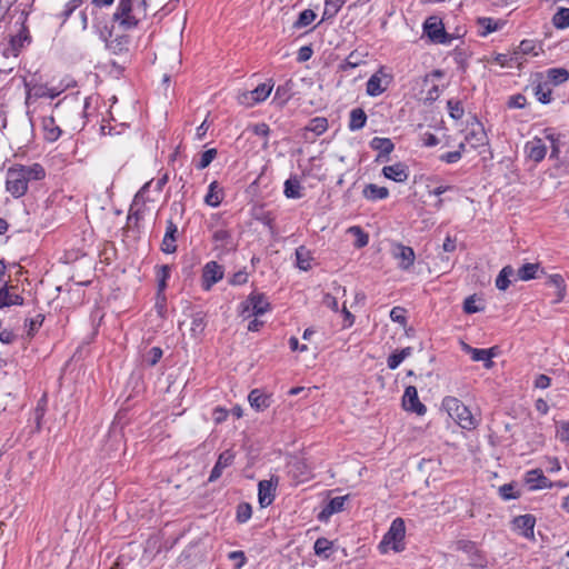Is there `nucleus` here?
I'll return each instance as SVG.
<instances>
[{
	"label": "nucleus",
	"mask_w": 569,
	"mask_h": 569,
	"mask_svg": "<svg viewBox=\"0 0 569 569\" xmlns=\"http://www.w3.org/2000/svg\"><path fill=\"white\" fill-rule=\"evenodd\" d=\"M316 17L317 14L315 13L313 10L306 9L302 12H300L298 19L293 22V27L299 29L306 28L315 21Z\"/></svg>",
	"instance_id": "42"
},
{
	"label": "nucleus",
	"mask_w": 569,
	"mask_h": 569,
	"mask_svg": "<svg viewBox=\"0 0 569 569\" xmlns=\"http://www.w3.org/2000/svg\"><path fill=\"white\" fill-rule=\"evenodd\" d=\"M270 309V303L262 293L252 292L242 303L241 315L244 317L262 316Z\"/></svg>",
	"instance_id": "7"
},
{
	"label": "nucleus",
	"mask_w": 569,
	"mask_h": 569,
	"mask_svg": "<svg viewBox=\"0 0 569 569\" xmlns=\"http://www.w3.org/2000/svg\"><path fill=\"white\" fill-rule=\"evenodd\" d=\"M332 550V542L325 537L318 538L313 546L315 555L328 559Z\"/></svg>",
	"instance_id": "35"
},
{
	"label": "nucleus",
	"mask_w": 569,
	"mask_h": 569,
	"mask_svg": "<svg viewBox=\"0 0 569 569\" xmlns=\"http://www.w3.org/2000/svg\"><path fill=\"white\" fill-rule=\"evenodd\" d=\"M178 232L177 226L169 220L167 223L166 234L162 239L161 249L166 253H173L177 250L176 233Z\"/></svg>",
	"instance_id": "24"
},
{
	"label": "nucleus",
	"mask_w": 569,
	"mask_h": 569,
	"mask_svg": "<svg viewBox=\"0 0 569 569\" xmlns=\"http://www.w3.org/2000/svg\"><path fill=\"white\" fill-rule=\"evenodd\" d=\"M423 36H448L440 18L429 17L423 23Z\"/></svg>",
	"instance_id": "26"
},
{
	"label": "nucleus",
	"mask_w": 569,
	"mask_h": 569,
	"mask_svg": "<svg viewBox=\"0 0 569 569\" xmlns=\"http://www.w3.org/2000/svg\"><path fill=\"white\" fill-rule=\"evenodd\" d=\"M462 150L447 152L440 156V160L447 163H455L461 159Z\"/></svg>",
	"instance_id": "59"
},
{
	"label": "nucleus",
	"mask_w": 569,
	"mask_h": 569,
	"mask_svg": "<svg viewBox=\"0 0 569 569\" xmlns=\"http://www.w3.org/2000/svg\"><path fill=\"white\" fill-rule=\"evenodd\" d=\"M44 317L42 315H37L34 318H31L26 322V327L28 328V336L32 337L38 329L42 326Z\"/></svg>",
	"instance_id": "51"
},
{
	"label": "nucleus",
	"mask_w": 569,
	"mask_h": 569,
	"mask_svg": "<svg viewBox=\"0 0 569 569\" xmlns=\"http://www.w3.org/2000/svg\"><path fill=\"white\" fill-rule=\"evenodd\" d=\"M363 196L369 200L386 199L389 196V190L386 187L370 183L365 188Z\"/></svg>",
	"instance_id": "34"
},
{
	"label": "nucleus",
	"mask_w": 569,
	"mask_h": 569,
	"mask_svg": "<svg viewBox=\"0 0 569 569\" xmlns=\"http://www.w3.org/2000/svg\"><path fill=\"white\" fill-rule=\"evenodd\" d=\"M228 557L236 561L234 569H241L246 563V556L242 551H231Z\"/></svg>",
	"instance_id": "58"
},
{
	"label": "nucleus",
	"mask_w": 569,
	"mask_h": 569,
	"mask_svg": "<svg viewBox=\"0 0 569 569\" xmlns=\"http://www.w3.org/2000/svg\"><path fill=\"white\" fill-rule=\"evenodd\" d=\"M499 493L503 500L515 499L517 495L513 492V486L506 483L499 488Z\"/></svg>",
	"instance_id": "61"
},
{
	"label": "nucleus",
	"mask_w": 569,
	"mask_h": 569,
	"mask_svg": "<svg viewBox=\"0 0 569 569\" xmlns=\"http://www.w3.org/2000/svg\"><path fill=\"white\" fill-rule=\"evenodd\" d=\"M402 407L406 411L415 412L418 416H423L427 411L426 406L419 400L418 391L413 386L406 388L402 397Z\"/></svg>",
	"instance_id": "11"
},
{
	"label": "nucleus",
	"mask_w": 569,
	"mask_h": 569,
	"mask_svg": "<svg viewBox=\"0 0 569 569\" xmlns=\"http://www.w3.org/2000/svg\"><path fill=\"white\" fill-rule=\"evenodd\" d=\"M481 309L477 306L476 298L473 296L468 297L463 302V311L466 313H475Z\"/></svg>",
	"instance_id": "60"
},
{
	"label": "nucleus",
	"mask_w": 569,
	"mask_h": 569,
	"mask_svg": "<svg viewBox=\"0 0 569 569\" xmlns=\"http://www.w3.org/2000/svg\"><path fill=\"white\" fill-rule=\"evenodd\" d=\"M461 349L470 355L471 359L473 361H481L483 362V366L486 369H490L493 366L492 358L497 356V348H489V349H477L472 348L466 342H461Z\"/></svg>",
	"instance_id": "10"
},
{
	"label": "nucleus",
	"mask_w": 569,
	"mask_h": 569,
	"mask_svg": "<svg viewBox=\"0 0 569 569\" xmlns=\"http://www.w3.org/2000/svg\"><path fill=\"white\" fill-rule=\"evenodd\" d=\"M391 254L398 260V267L401 270H408L415 263L416 254L411 247L396 243L392 246Z\"/></svg>",
	"instance_id": "12"
},
{
	"label": "nucleus",
	"mask_w": 569,
	"mask_h": 569,
	"mask_svg": "<svg viewBox=\"0 0 569 569\" xmlns=\"http://www.w3.org/2000/svg\"><path fill=\"white\" fill-rule=\"evenodd\" d=\"M539 50H541L540 46L533 39H523L518 46V50L515 51L516 60H518L519 56H538Z\"/></svg>",
	"instance_id": "31"
},
{
	"label": "nucleus",
	"mask_w": 569,
	"mask_h": 569,
	"mask_svg": "<svg viewBox=\"0 0 569 569\" xmlns=\"http://www.w3.org/2000/svg\"><path fill=\"white\" fill-rule=\"evenodd\" d=\"M390 319L393 322L405 326L407 322L406 310L401 307H393L390 311Z\"/></svg>",
	"instance_id": "56"
},
{
	"label": "nucleus",
	"mask_w": 569,
	"mask_h": 569,
	"mask_svg": "<svg viewBox=\"0 0 569 569\" xmlns=\"http://www.w3.org/2000/svg\"><path fill=\"white\" fill-rule=\"evenodd\" d=\"M46 170L40 163L31 166L14 164L6 173V189L14 198H20L28 191L30 181L42 180Z\"/></svg>",
	"instance_id": "1"
},
{
	"label": "nucleus",
	"mask_w": 569,
	"mask_h": 569,
	"mask_svg": "<svg viewBox=\"0 0 569 569\" xmlns=\"http://www.w3.org/2000/svg\"><path fill=\"white\" fill-rule=\"evenodd\" d=\"M533 92L539 102L545 104L551 102L552 89L550 88L548 82L538 83L533 88Z\"/></svg>",
	"instance_id": "38"
},
{
	"label": "nucleus",
	"mask_w": 569,
	"mask_h": 569,
	"mask_svg": "<svg viewBox=\"0 0 569 569\" xmlns=\"http://www.w3.org/2000/svg\"><path fill=\"white\" fill-rule=\"evenodd\" d=\"M406 535V526L405 521L401 518H396L391 525L389 530L383 536L379 549L381 552L386 553L389 550H393L399 552L403 549V538Z\"/></svg>",
	"instance_id": "4"
},
{
	"label": "nucleus",
	"mask_w": 569,
	"mask_h": 569,
	"mask_svg": "<svg viewBox=\"0 0 569 569\" xmlns=\"http://www.w3.org/2000/svg\"><path fill=\"white\" fill-rule=\"evenodd\" d=\"M478 24L483 29V33L487 34L500 31L502 26L505 24V21L495 20L492 18H479Z\"/></svg>",
	"instance_id": "39"
},
{
	"label": "nucleus",
	"mask_w": 569,
	"mask_h": 569,
	"mask_svg": "<svg viewBox=\"0 0 569 569\" xmlns=\"http://www.w3.org/2000/svg\"><path fill=\"white\" fill-rule=\"evenodd\" d=\"M249 403L257 411H262L270 406V400L267 395L261 392L259 389H253L248 396Z\"/></svg>",
	"instance_id": "28"
},
{
	"label": "nucleus",
	"mask_w": 569,
	"mask_h": 569,
	"mask_svg": "<svg viewBox=\"0 0 569 569\" xmlns=\"http://www.w3.org/2000/svg\"><path fill=\"white\" fill-rule=\"evenodd\" d=\"M106 49L114 56L123 54L128 51L127 38H104Z\"/></svg>",
	"instance_id": "27"
},
{
	"label": "nucleus",
	"mask_w": 569,
	"mask_h": 569,
	"mask_svg": "<svg viewBox=\"0 0 569 569\" xmlns=\"http://www.w3.org/2000/svg\"><path fill=\"white\" fill-rule=\"evenodd\" d=\"M296 260L297 267L302 271H308L311 269L312 264V252L306 248L305 246H300L296 249Z\"/></svg>",
	"instance_id": "29"
},
{
	"label": "nucleus",
	"mask_w": 569,
	"mask_h": 569,
	"mask_svg": "<svg viewBox=\"0 0 569 569\" xmlns=\"http://www.w3.org/2000/svg\"><path fill=\"white\" fill-rule=\"evenodd\" d=\"M513 274V269L510 266L502 268L496 279V287L505 291L510 284V277Z\"/></svg>",
	"instance_id": "41"
},
{
	"label": "nucleus",
	"mask_w": 569,
	"mask_h": 569,
	"mask_svg": "<svg viewBox=\"0 0 569 569\" xmlns=\"http://www.w3.org/2000/svg\"><path fill=\"white\" fill-rule=\"evenodd\" d=\"M546 284L550 288L555 289L556 300L555 302H560L566 296V284L565 280L560 274H550L547 278Z\"/></svg>",
	"instance_id": "30"
},
{
	"label": "nucleus",
	"mask_w": 569,
	"mask_h": 569,
	"mask_svg": "<svg viewBox=\"0 0 569 569\" xmlns=\"http://www.w3.org/2000/svg\"><path fill=\"white\" fill-rule=\"evenodd\" d=\"M223 198V188L217 181H212L209 184L207 194L204 196V203L209 207L217 208L220 206Z\"/></svg>",
	"instance_id": "22"
},
{
	"label": "nucleus",
	"mask_w": 569,
	"mask_h": 569,
	"mask_svg": "<svg viewBox=\"0 0 569 569\" xmlns=\"http://www.w3.org/2000/svg\"><path fill=\"white\" fill-rule=\"evenodd\" d=\"M328 129V121L323 117H317L309 121L307 130L315 132L317 136L322 134Z\"/></svg>",
	"instance_id": "43"
},
{
	"label": "nucleus",
	"mask_w": 569,
	"mask_h": 569,
	"mask_svg": "<svg viewBox=\"0 0 569 569\" xmlns=\"http://www.w3.org/2000/svg\"><path fill=\"white\" fill-rule=\"evenodd\" d=\"M526 102H527V100H526L525 96L516 94V96L510 97V99L508 101V106L510 108L520 109V108H523L526 106Z\"/></svg>",
	"instance_id": "63"
},
{
	"label": "nucleus",
	"mask_w": 569,
	"mask_h": 569,
	"mask_svg": "<svg viewBox=\"0 0 569 569\" xmlns=\"http://www.w3.org/2000/svg\"><path fill=\"white\" fill-rule=\"evenodd\" d=\"M487 142L488 137L482 124L475 120L467 126L465 140L459 144V149L462 151H466L467 147L477 149L486 146Z\"/></svg>",
	"instance_id": "5"
},
{
	"label": "nucleus",
	"mask_w": 569,
	"mask_h": 569,
	"mask_svg": "<svg viewBox=\"0 0 569 569\" xmlns=\"http://www.w3.org/2000/svg\"><path fill=\"white\" fill-rule=\"evenodd\" d=\"M535 525L536 518L529 513L518 516L512 521L513 530L528 539H533L535 537Z\"/></svg>",
	"instance_id": "15"
},
{
	"label": "nucleus",
	"mask_w": 569,
	"mask_h": 569,
	"mask_svg": "<svg viewBox=\"0 0 569 569\" xmlns=\"http://www.w3.org/2000/svg\"><path fill=\"white\" fill-rule=\"evenodd\" d=\"M347 0H326L323 18L335 17Z\"/></svg>",
	"instance_id": "44"
},
{
	"label": "nucleus",
	"mask_w": 569,
	"mask_h": 569,
	"mask_svg": "<svg viewBox=\"0 0 569 569\" xmlns=\"http://www.w3.org/2000/svg\"><path fill=\"white\" fill-rule=\"evenodd\" d=\"M233 460L234 453L231 450H226L222 453H220L209 476V482L218 480L221 477L223 470L233 463Z\"/></svg>",
	"instance_id": "17"
},
{
	"label": "nucleus",
	"mask_w": 569,
	"mask_h": 569,
	"mask_svg": "<svg viewBox=\"0 0 569 569\" xmlns=\"http://www.w3.org/2000/svg\"><path fill=\"white\" fill-rule=\"evenodd\" d=\"M366 121H367V116L362 109L357 108V109L351 110L350 122H349L350 130H359V129L363 128L366 124Z\"/></svg>",
	"instance_id": "36"
},
{
	"label": "nucleus",
	"mask_w": 569,
	"mask_h": 569,
	"mask_svg": "<svg viewBox=\"0 0 569 569\" xmlns=\"http://www.w3.org/2000/svg\"><path fill=\"white\" fill-rule=\"evenodd\" d=\"M412 355V348L411 347H406L399 351H396L393 352L392 355H390L388 357V360H387V365H388V368L391 369V370H395L397 369L400 363L407 359L408 357H410Z\"/></svg>",
	"instance_id": "33"
},
{
	"label": "nucleus",
	"mask_w": 569,
	"mask_h": 569,
	"mask_svg": "<svg viewBox=\"0 0 569 569\" xmlns=\"http://www.w3.org/2000/svg\"><path fill=\"white\" fill-rule=\"evenodd\" d=\"M443 77V71L441 70H435L429 74H426L423 78V90L426 89V96L425 99L428 101H435L440 96V88L435 82L438 79H441Z\"/></svg>",
	"instance_id": "16"
},
{
	"label": "nucleus",
	"mask_w": 569,
	"mask_h": 569,
	"mask_svg": "<svg viewBox=\"0 0 569 569\" xmlns=\"http://www.w3.org/2000/svg\"><path fill=\"white\" fill-rule=\"evenodd\" d=\"M349 233H352L357 237V240L355 242V246L357 248H363L368 244L369 237L366 232L362 231V229L358 226L350 227L348 229Z\"/></svg>",
	"instance_id": "48"
},
{
	"label": "nucleus",
	"mask_w": 569,
	"mask_h": 569,
	"mask_svg": "<svg viewBox=\"0 0 569 569\" xmlns=\"http://www.w3.org/2000/svg\"><path fill=\"white\" fill-rule=\"evenodd\" d=\"M538 264L536 263H526L518 270V276L521 280H530L536 278V273L538 271Z\"/></svg>",
	"instance_id": "47"
},
{
	"label": "nucleus",
	"mask_w": 569,
	"mask_h": 569,
	"mask_svg": "<svg viewBox=\"0 0 569 569\" xmlns=\"http://www.w3.org/2000/svg\"><path fill=\"white\" fill-rule=\"evenodd\" d=\"M526 483L529 486L530 490L547 488L551 485L539 469H533L526 473Z\"/></svg>",
	"instance_id": "23"
},
{
	"label": "nucleus",
	"mask_w": 569,
	"mask_h": 569,
	"mask_svg": "<svg viewBox=\"0 0 569 569\" xmlns=\"http://www.w3.org/2000/svg\"><path fill=\"white\" fill-rule=\"evenodd\" d=\"M553 24L558 29H563L569 26V9L562 8L552 18Z\"/></svg>",
	"instance_id": "46"
},
{
	"label": "nucleus",
	"mask_w": 569,
	"mask_h": 569,
	"mask_svg": "<svg viewBox=\"0 0 569 569\" xmlns=\"http://www.w3.org/2000/svg\"><path fill=\"white\" fill-rule=\"evenodd\" d=\"M30 38H0V57L16 61L21 50L29 44Z\"/></svg>",
	"instance_id": "8"
},
{
	"label": "nucleus",
	"mask_w": 569,
	"mask_h": 569,
	"mask_svg": "<svg viewBox=\"0 0 569 569\" xmlns=\"http://www.w3.org/2000/svg\"><path fill=\"white\" fill-rule=\"evenodd\" d=\"M276 486L277 482L273 483L272 480H261L258 483V499L262 508L270 506L274 500Z\"/></svg>",
	"instance_id": "18"
},
{
	"label": "nucleus",
	"mask_w": 569,
	"mask_h": 569,
	"mask_svg": "<svg viewBox=\"0 0 569 569\" xmlns=\"http://www.w3.org/2000/svg\"><path fill=\"white\" fill-rule=\"evenodd\" d=\"M284 194L287 198L291 199H299L302 197L301 184L297 178L286 180Z\"/></svg>",
	"instance_id": "37"
},
{
	"label": "nucleus",
	"mask_w": 569,
	"mask_h": 569,
	"mask_svg": "<svg viewBox=\"0 0 569 569\" xmlns=\"http://www.w3.org/2000/svg\"><path fill=\"white\" fill-rule=\"evenodd\" d=\"M392 81V77L386 73L382 69L375 72L367 82L366 92L370 97H378L382 94Z\"/></svg>",
	"instance_id": "9"
},
{
	"label": "nucleus",
	"mask_w": 569,
	"mask_h": 569,
	"mask_svg": "<svg viewBox=\"0 0 569 569\" xmlns=\"http://www.w3.org/2000/svg\"><path fill=\"white\" fill-rule=\"evenodd\" d=\"M527 156L535 162H540L547 153V146L540 138H533L525 147Z\"/></svg>",
	"instance_id": "19"
},
{
	"label": "nucleus",
	"mask_w": 569,
	"mask_h": 569,
	"mask_svg": "<svg viewBox=\"0 0 569 569\" xmlns=\"http://www.w3.org/2000/svg\"><path fill=\"white\" fill-rule=\"evenodd\" d=\"M441 407L462 429L473 430L480 423V418L456 397H445Z\"/></svg>",
	"instance_id": "2"
},
{
	"label": "nucleus",
	"mask_w": 569,
	"mask_h": 569,
	"mask_svg": "<svg viewBox=\"0 0 569 569\" xmlns=\"http://www.w3.org/2000/svg\"><path fill=\"white\" fill-rule=\"evenodd\" d=\"M217 150L216 149H208L204 152H202L200 161L198 163V169H204L207 168L216 158Z\"/></svg>",
	"instance_id": "53"
},
{
	"label": "nucleus",
	"mask_w": 569,
	"mask_h": 569,
	"mask_svg": "<svg viewBox=\"0 0 569 569\" xmlns=\"http://www.w3.org/2000/svg\"><path fill=\"white\" fill-rule=\"evenodd\" d=\"M546 138L550 141V158L558 159L560 154V143L559 138L553 133H547Z\"/></svg>",
	"instance_id": "55"
},
{
	"label": "nucleus",
	"mask_w": 569,
	"mask_h": 569,
	"mask_svg": "<svg viewBox=\"0 0 569 569\" xmlns=\"http://www.w3.org/2000/svg\"><path fill=\"white\" fill-rule=\"evenodd\" d=\"M139 9L133 10L131 0H120L113 13V22L118 29L121 31L134 30L144 17V13L140 16Z\"/></svg>",
	"instance_id": "3"
},
{
	"label": "nucleus",
	"mask_w": 569,
	"mask_h": 569,
	"mask_svg": "<svg viewBox=\"0 0 569 569\" xmlns=\"http://www.w3.org/2000/svg\"><path fill=\"white\" fill-rule=\"evenodd\" d=\"M273 84L261 83L256 89L250 91L240 92L237 100L241 106L253 107L257 103L263 102L271 93Z\"/></svg>",
	"instance_id": "6"
},
{
	"label": "nucleus",
	"mask_w": 569,
	"mask_h": 569,
	"mask_svg": "<svg viewBox=\"0 0 569 569\" xmlns=\"http://www.w3.org/2000/svg\"><path fill=\"white\" fill-rule=\"evenodd\" d=\"M382 173L396 182H405L409 177L408 167L400 162L383 167Z\"/></svg>",
	"instance_id": "20"
},
{
	"label": "nucleus",
	"mask_w": 569,
	"mask_h": 569,
	"mask_svg": "<svg viewBox=\"0 0 569 569\" xmlns=\"http://www.w3.org/2000/svg\"><path fill=\"white\" fill-rule=\"evenodd\" d=\"M557 437L563 441L569 443V421L561 422L557 429Z\"/></svg>",
	"instance_id": "62"
},
{
	"label": "nucleus",
	"mask_w": 569,
	"mask_h": 569,
	"mask_svg": "<svg viewBox=\"0 0 569 569\" xmlns=\"http://www.w3.org/2000/svg\"><path fill=\"white\" fill-rule=\"evenodd\" d=\"M28 97L34 96L36 98L47 97L48 87L41 84H32L29 82H24Z\"/></svg>",
	"instance_id": "49"
},
{
	"label": "nucleus",
	"mask_w": 569,
	"mask_h": 569,
	"mask_svg": "<svg viewBox=\"0 0 569 569\" xmlns=\"http://www.w3.org/2000/svg\"><path fill=\"white\" fill-rule=\"evenodd\" d=\"M348 496L335 497L328 501L322 511L319 513V520L326 521L332 515L343 510L345 502L348 500Z\"/></svg>",
	"instance_id": "21"
},
{
	"label": "nucleus",
	"mask_w": 569,
	"mask_h": 569,
	"mask_svg": "<svg viewBox=\"0 0 569 569\" xmlns=\"http://www.w3.org/2000/svg\"><path fill=\"white\" fill-rule=\"evenodd\" d=\"M44 139L49 142L57 141L61 136V129L52 116L42 119Z\"/></svg>",
	"instance_id": "25"
},
{
	"label": "nucleus",
	"mask_w": 569,
	"mask_h": 569,
	"mask_svg": "<svg viewBox=\"0 0 569 569\" xmlns=\"http://www.w3.org/2000/svg\"><path fill=\"white\" fill-rule=\"evenodd\" d=\"M370 147L379 152V157H385L393 151V143L388 138L376 137L371 140Z\"/></svg>",
	"instance_id": "32"
},
{
	"label": "nucleus",
	"mask_w": 569,
	"mask_h": 569,
	"mask_svg": "<svg viewBox=\"0 0 569 569\" xmlns=\"http://www.w3.org/2000/svg\"><path fill=\"white\" fill-rule=\"evenodd\" d=\"M206 328L204 316L202 313H196L192 316L190 330L194 337L200 336Z\"/></svg>",
	"instance_id": "45"
},
{
	"label": "nucleus",
	"mask_w": 569,
	"mask_h": 569,
	"mask_svg": "<svg viewBox=\"0 0 569 569\" xmlns=\"http://www.w3.org/2000/svg\"><path fill=\"white\" fill-rule=\"evenodd\" d=\"M252 509L249 503H240L237 508V520L246 522L251 518Z\"/></svg>",
	"instance_id": "52"
},
{
	"label": "nucleus",
	"mask_w": 569,
	"mask_h": 569,
	"mask_svg": "<svg viewBox=\"0 0 569 569\" xmlns=\"http://www.w3.org/2000/svg\"><path fill=\"white\" fill-rule=\"evenodd\" d=\"M170 276V269L168 266H161L157 270L158 287L162 291L167 286V279Z\"/></svg>",
	"instance_id": "54"
},
{
	"label": "nucleus",
	"mask_w": 569,
	"mask_h": 569,
	"mask_svg": "<svg viewBox=\"0 0 569 569\" xmlns=\"http://www.w3.org/2000/svg\"><path fill=\"white\" fill-rule=\"evenodd\" d=\"M362 62H363L362 57L357 51H352L347 57L345 62L340 66V69L347 70L348 68H356V67L360 66Z\"/></svg>",
	"instance_id": "50"
},
{
	"label": "nucleus",
	"mask_w": 569,
	"mask_h": 569,
	"mask_svg": "<svg viewBox=\"0 0 569 569\" xmlns=\"http://www.w3.org/2000/svg\"><path fill=\"white\" fill-rule=\"evenodd\" d=\"M312 53H313V50L310 46H303L298 51L297 60L299 62H306L311 58Z\"/></svg>",
	"instance_id": "64"
},
{
	"label": "nucleus",
	"mask_w": 569,
	"mask_h": 569,
	"mask_svg": "<svg viewBox=\"0 0 569 569\" xmlns=\"http://www.w3.org/2000/svg\"><path fill=\"white\" fill-rule=\"evenodd\" d=\"M17 287L6 282L0 288V309L11 306H22L24 299L21 295L16 292Z\"/></svg>",
	"instance_id": "14"
},
{
	"label": "nucleus",
	"mask_w": 569,
	"mask_h": 569,
	"mask_svg": "<svg viewBox=\"0 0 569 569\" xmlns=\"http://www.w3.org/2000/svg\"><path fill=\"white\" fill-rule=\"evenodd\" d=\"M223 278V268L216 261L206 263L202 271V287L210 290L211 287Z\"/></svg>",
	"instance_id": "13"
},
{
	"label": "nucleus",
	"mask_w": 569,
	"mask_h": 569,
	"mask_svg": "<svg viewBox=\"0 0 569 569\" xmlns=\"http://www.w3.org/2000/svg\"><path fill=\"white\" fill-rule=\"evenodd\" d=\"M449 113L453 119H460L463 116V108L461 107L459 101L449 100L448 101Z\"/></svg>",
	"instance_id": "57"
},
{
	"label": "nucleus",
	"mask_w": 569,
	"mask_h": 569,
	"mask_svg": "<svg viewBox=\"0 0 569 569\" xmlns=\"http://www.w3.org/2000/svg\"><path fill=\"white\" fill-rule=\"evenodd\" d=\"M549 82L555 86L566 82L569 79V72L563 68H552L547 71Z\"/></svg>",
	"instance_id": "40"
}]
</instances>
